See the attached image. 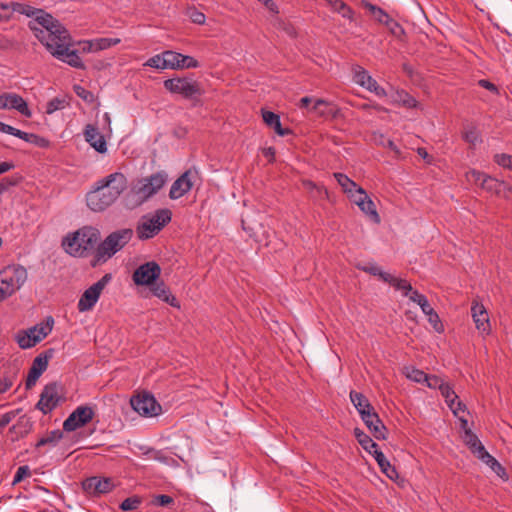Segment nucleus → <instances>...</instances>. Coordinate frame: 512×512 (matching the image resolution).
Instances as JSON below:
<instances>
[{
  "label": "nucleus",
  "mask_w": 512,
  "mask_h": 512,
  "mask_svg": "<svg viewBox=\"0 0 512 512\" xmlns=\"http://www.w3.org/2000/svg\"><path fill=\"white\" fill-rule=\"evenodd\" d=\"M127 188V178L121 172L111 173L98 180L86 195V203L94 212H102L111 206Z\"/></svg>",
  "instance_id": "obj_1"
},
{
  "label": "nucleus",
  "mask_w": 512,
  "mask_h": 512,
  "mask_svg": "<svg viewBox=\"0 0 512 512\" xmlns=\"http://www.w3.org/2000/svg\"><path fill=\"white\" fill-rule=\"evenodd\" d=\"M100 238L99 230L84 226L73 233H69L62 240V247L73 257H87Z\"/></svg>",
  "instance_id": "obj_2"
},
{
  "label": "nucleus",
  "mask_w": 512,
  "mask_h": 512,
  "mask_svg": "<svg viewBox=\"0 0 512 512\" xmlns=\"http://www.w3.org/2000/svg\"><path fill=\"white\" fill-rule=\"evenodd\" d=\"M39 14L29 22L28 27L34 32L35 37L47 48L68 30L51 14L39 9Z\"/></svg>",
  "instance_id": "obj_3"
},
{
  "label": "nucleus",
  "mask_w": 512,
  "mask_h": 512,
  "mask_svg": "<svg viewBox=\"0 0 512 512\" xmlns=\"http://www.w3.org/2000/svg\"><path fill=\"white\" fill-rule=\"evenodd\" d=\"M132 236L133 230L130 228H124L110 233L103 242L97 246L91 265L95 267L99 262L111 258L128 244Z\"/></svg>",
  "instance_id": "obj_4"
},
{
  "label": "nucleus",
  "mask_w": 512,
  "mask_h": 512,
  "mask_svg": "<svg viewBox=\"0 0 512 512\" xmlns=\"http://www.w3.org/2000/svg\"><path fill=\"white\" fill-rule=\"evenodd\" d=\"M74 43L72 41L69 31L62 32L56 41L52 44H48L47 50L56 59L68 64L69 66L76 69H85V65L79 56L78 50L73 48Z\"/></svg>",
  "instance_id": "obj_5"
},
{
  "label": "nucleus",
  "mask_w": 512,
  "mask_h": 512,
  "mask_svg": "<svg viewBox=\"0 0 512 512\" xmlns=\"http://www.w3.org/2000/svg\"><path fill=\"white\" fill-rule=\"evenodd\" d=\"M172 219V212L168 208L158 209L153 215L143 216L136 228L140 240H147L157 235Z\"/></svg>",
  "instance_id": "obj_6"
},
{
  "label": "nucleus",
  "mask_w": 512,
  "mask_h": 512,
  "mask_svg": "<svg viewBox=\"0 0 512 512\" xmlns=\"http://www.w3.org/2000/svg\"><path fill=\"white\" fill-rule=\"evenodd\" d=\"M168 176L164 171H158L148 177L137 180L132 191L142 202L156 194L167 182Z\"/></svg>",
  "instance_id": "obj_7"
},
{
  "label": "nucleus",
  "mask_w": 512,
  "mask_h": 512,
  "mask_svg": "<svg viewBox=\"0 0 512 512\" xmlns=\"http://www.w3.org/2000/svg\"><path fill=\"white\" fill-rule=\"evenodd\" d=\"M163 85L170 93L179 94L185 99H193L203 93L200 83L191 77L169 78Z\"/></svg>",
  "instance_id": "obj_8"
},
{
  "label": "nucleus",
  "mask_w": 512,
  "mask_h": 512,
  "mask_svg": "<svg viewBox=\"0 0 512 512\" xmlns=\"http://www.w3.org/2000/svg\"><path fill=\"white\" fill-rule=\"evenodd\" d=\"M27 276L26 268L18 264L8 265L0 271V281L11 295L23 286Z\"/></svg>",
  "instance_id": "obj_9"
},
{
  "label": "nucleus",
  "mask_w": 512,
  "mask_h": 512,
  "mask_svg": "<svg viewBox=\"0 0 512 512\" xmlns=\"http://www.w3.org/2000/svg\"><path fill=\"white\" fill-rule=\"evenodd\" d=\"M111 279V274L107 273L99 281H97L88 289H86L78 301V311L86 312L91 310L97 303L101 295V292L103 291L105 286L111 281Z\"/></svg>",
  "instance_id": "obj_10"
},
{
  "label": "nucleus",
  "mask_w": 512,
  "mask_h": 512,
  "mask_svg": "<svg viewBox=\"0 0 512 512\" xmlns=\"http://www.w3.org/2000/svg\"><path fill=\"white\" fill-rule=\"evenodd\" d=\"M130 404L137 413L145 417L157 416L162 411L161 405L157 402L155 397L148 392L133 396L130 400Z\"/></svg>",
  "instance_id": "obj_11"
},
{
  "label": "nucleus",
  "mask_w": 512,
  "mask_h": 512,
  "mask_svg": "<svg viewBox=\"0 0 512 512\" xmlns=\"http://www.w3.org/2000/svg\"><path fill=\"white\" fill-rule=\"evenodd\" d=\"M60 389L61 385L56 381L45 385L40 394V399L36 404V409L40 410L45 415L52 412L60 403Z\"/></svg>",
  "instance_id": "obj_12"
},
{
  "label": "nucleus",
  "mask_w": 512,
  "mask_h": 512,
  "mask_svg": "<svg viewBox=\"0 0 512 512\" xmlns=\"http://www.w3.org/2000/svg\"><path fill=\"white\" fill-rule=\"evenodd\" d=\"M161 274V267L155 261L146 262L140 265L133 272L132 279L138 286H150L157 281Z\"/></svg>",
  "instance_id": "obj_13"
},
{
  "label": "nucleus",
  "mask_w": 512,
  "mask_h": 512,
  "mask_svg": "<svg viewBox=\"0 0 512 512\" xmlns=\"http://www.w3.org/2000/svg\"><path fill=\"white\" fill-rule=\"evenodd\" d=\"M95 412L92 407L87 405L78 406L64 421L63 430L72 432L91 422Z\"/></svg>",
  "instance_id": "obj_14"
},
{
  "label": "nucleus",
  "mask_w": 512,
  "mask_h": 512,
  "mask_svg": "<svg viewBox=\"0 0 512 512\" xmlns=\"http://www.w3.org/2000/svg\"><path fill=\"white\" fill-rule=\"evenodd\" d=\"M468 177L470 181H473L491 195L500 196L506 188V184L503 181H499L481 171L471 170L468 173Z\"/></svg>",
  "instance_id": "obj_15"
},
{
  "label": "nucleus",
  "mask_w": 512,
  "mask_h": 512,
  "mask_svg": "<svg viewBox=\"0 0 512 512\" xmlns=\"http://www.w3.org/2000/svg\"><path fill=\"white\" fill-rule=\"evenodd\" d=\"M54 349L50 348L43 353H40L32 362L26 379V389H31L47 369L49 360L53 357Z\"/></svg>",
  "instance_id": "obj_16"
},
{
  "label": "nucleus",
  "mask_w": 512,
  "mask_h": 512,
  "mask_svg": "<svg viewBox=\"0 0 512 512\" xmlns=\"http://www.w3.org/2000/svg\"><path fill=\"white\" fill-rule=\"evenodd\" d=\"M351 199L374 223L380 222L375 203L362 187L356 189V194H352Z\"/></svg>",
  "instance_id": "obj_17"
},
{
  "label": "nucleus",
  "mask_w": 512,
  "mask_h": 512,
  "mask_svg": "<svg viewBox=\"0 0 512 512\" xmlns=\"http://www.w3.org/2000/svg\"><path fill=\"white\" fill-rule=\"evenodd\" d=\"M82 487L83 490L88 494L98 496L112 491L114 484L110 478H100L94 476L84 480Z\"/></svg>",
  "instance_id": "obj_18"
},
{
  "label": "nucleus",
  "mask_w": 512,
  "mask_h": 512,
  "mask_svg": "<svg viewBox=\"0 0 512 512\" xmlns=\"http://www.w3.org/2000/svg\"><path fill=\"white\" fill-rule=\"evenodd\" d=\"M354 81L370 92L375 93L378 97H385L387 95L385 89L361 66H357L355 70Z\"/></svg>",
  "instance_id": "obj_19"
},
{
  "label": "nucleus",
  "mask_w": 512,
  "mask_h": 512,
  "mask_svg": "<svg viewBox=\"0 0 512 512\" xmlns=\"http://www.w3.org/2000/svg\"><path fill=\"white\" fill-rule=\"evenodd\" d=\"M471 314L477 330L482 334L488 335L491 331V325L485 307L482 304L473 303Z\"/></svg>",
  "instance_id": "obj_20"
},
{
  "label": "nucleus",
  "mask_w": 512,
  "mask_h": 512,
  "mask_svg": "<svg viewBox=\"0 0 512 512\" xmlns=\"http://www.w3.org/2000/svg\"><path fill=\"white\" fill-rule=\"evenodd\" d=\"M191 171H185L179 178H177L169 191L170 199H179L192 189Z\"/></svg>",
  "instance_id": "obj_21"
},
{
  "label": "nucleus",
  "mask_w": 512,
  "mask_h": 512,
  "mask_svg": "<svg viewBox=\"0 0 512 512\" xmlns=\"http://www.w3.org/2000/svg\"><path fill=\"white\" fill-rule=\"evenodd\" d=\"M168 64L171 69H189L198 68L200 63L192 56L168 50Z\"/></svg>",
  "instance_id": "obj_22"
},
{
  "label": "nucleus",
  "mask_w": 512,
  "mask_h": 512,
  "mask_svg": "<svg viewBox=\"0 0 512 512\" xmlns=\"http://www.w3.org/2000/svg\"><path fill=\"white\" fill-rule=\"evenodd\" d=\"M85 140L99 153L107 151V143L104 136L95 125L88 124L84 129Z\"/></svg>",
  "instance_id": "obj_23"
},
{
  "label": "nucleus",
  "mask_w": 512,
  "mask_h": 512,
  "mask_svg": "<svg viewBox=\"0 0 512 512\" xmlns=\"http://www.w3.org/2000/svg\"><path fill=\"white\" fill-rule=\"evenodd\" d=\"M4 100L5 109H14L27 118L32 116V111L28 107L27 102L19 94L4 93Z\"/></svg>",
  "instance_id": "obj_24"
},
{
  "label": "nucleus",
  "mask_w": 512,
  "mask_h": 512,
  "mask_svg": "<svg viewBox=\"0 0 512 512\" xmlns=\"http://www.w3.org/2000/svg\"><path fill=\"white\" fill-rule=\"evenodd\" d=\"M150 290L154 296L168 303L172 307H180L178 300L171 294L170 289L163 281H155L153 285H150Z\"/></svg>",
  "instance_id": "obj_25"
},
{
  "label": "nucleus",
  "mask_w": 512,
  "mask_h": 512,
  "mask_svg": "<svg viewBox=\"0 0 512 512\" xmlns=\"http://www.w3.org/2000/svg\"><path fill=\"white\" fill-rule=\"evenodd\" d=\"M263 121L267 126L274 129L275 133L279 136H286L292 133L291 129L283 128L280 121V116L272 111H262Z\"/></svg>",
  "instance_id": "obj_26"
},
{
  "label": "nucleus",
  "mask_w": 512,
  "mask_h": 512,
  "mask_svg": "<svg viewBox=\"0 0 512 512\" xmlns=\"http://www.w3.org/2000/svg\"><path fill=\"white\" fill-rule=\"evenodd\" d=\"M373 457L377 461L381 471L391 480L398 478L396 468L390 464L385 455L380 450L373 451Z\"/></svg>",
  "instance_id": "obj_27"
},
{
  "label": "nucleus",
  "mask_w": 512,
  "mask_h": 512,
  "mask_svg": "<svg viewBox=\"0 0 512 512\" xmlns=\"http://www.w3.org/2000/svg\"><path fill=\"white\" fill-rule=\"evenodd\" d=\"M477 458L488 465L500 478L507 479L508 476L505 468L486 449L481 450Z\"/></svg>",
  "instance_id": "obj_28"
},
{
  "label": "nucleus",
  "mask_w": 512,
  "mask_h": 512,
  "mask_svg": "<svg viewBox=\"0 0 512 512\" xmlns=\"http://www.w3.org/2000/svg\"><path fill=\"white\" fill-rule=\"evenodd\" d=\"M54 319L52 316H47L44 322L36 324L29 328V332L39 339V342L46 338L52 331Z\"/></svg>",
  "instance_id": "obj_29"
},
{
  "label": "nucleus",
  "mask_w": 512,
  "mask_h": 512,
  "mask_svg": "<svg viewBox=\"0 0 512 512\" xmlns=\"http://www.w3.org/2000/svg\"><path fill=\"white\" fill-rule=\"evenodd\" d=\"M361 5L366 9L379 24H384L391 17L384 9L374 5L366 0H362Z\"/></svg>",
  "instance_id": "obj_30"
},
{
  "label": "nucleus",
  "mask_w": 512,
  "mask_h": 512,
  "mask_svg": "<svg viewBox=\"0 0 512 512\" xmlns=\"http://www.w3.org/2000/svg\"><path fill=\"white\" fill-rule=\"evenodd\" d=\"M354 436L358 443L361 445V447L367 451L368 453L373 455L374 450H378V445L376 442H374L371 437L366 434L363 430L360 428L354 429Z\"/></svg>",
  "instance_id": "obj_31"
},
{
  "label": "nucleus",
  "mask_w": 512,
  "mask_h": 512,
  "mask_svg": "<svg viewBox=\"0 0 512 512\" xmlns=\"http://www.w3.org/2000/svg\"><path fill=\"white\" fill-rule=\"evenodd\" d=\"M327 3L334 12H337L343 18H346L350 21L354 20V10L350 6H348L343 0H328Z\"/></svg>",
  "instance_id": "obj_32"
},
{
  "label": "nucleus",
  "mask_w": 512,
  "mask_h": 512,
  "mask_svg": "<svg viewBox=\"0 0 512 512\" xmlns=\"http://www.w3.org/2000/svg\"><path fill=\"white\" fill-rule=\"evenodd\" d=\"M371 434L377 440H385L387 437V428L384 426L381 419L378 417V423L374 419H369L367 422H364Z\"/></svg>",
  "instance_id": "obj_33"
},
{
  "label": "nucleus",
  "mask_w": 512,
  "mask_h": 512,
  "mask_svg": "<svg viewBox=\"0 0 512 512\" xmlns=\"http://www.w3.org/2000/svg\"><path fill=\"white\" fill-rule=\"evenodd\" d=\"M464 442L475 457H477L480 454L481 450H485V447L483 446L477 435L474 434L471 430L465 431Z\"/></svg>",
  "instance_id": "obj_34"
},
{
  "label": "nucleus",
  "mask_w": 512,
  "mask_h": 512,
  "mask_svg": "<svg viewBox=\"0 0 512 512\" xmlns=\"http://www.w3.org/2000/svg\"><path fill=\"white\" fill-rule=\"evenodd\" d=\"M16 341L20 348L29 349L34 347L37 343H39V339H37L34 334L27 330H21L17 333Z\"/></svg>",
  "instance_id": "obj_35"
},
{
  "label": "nucleus",
  "mask_w": 512,
  "mask_h": 512,
  "mask_svg": "<svg viewBox=\"0 0 512 512\" xmlns=\"http://www.w3.org/2000/svg\"><path fill=\"white\" fill-rule=\"evenodd\" d=\"M16 341L20 348L29 349L34 347L37 343H39V339H37L34 334L27 330H21L17 333Z\"/></svg>",
  "instance_id": "obj_36"
},
{
  "label": "nucleus",
  "mask_w": 512,
  "mask_h": 512,
  "mask_svg": "<svg viewBox=\"0 0 512 512\" xmlns=\"http://www.w3.org/2000/svg\"><path fill=\"white\" fill-rule=\"evenodd\" d=\"M334 177L338 184L342 187L343 191L347 194H350V196L352 194H356V189L360 187L343 173H334Z\"/></svg>",
  "instance_id": "obj_37"
},
{
  "label": "nucleus",
  "mask_w": 512,
  "mask_h": 512,
  "mask_svg": "<svg viewBox=\"0 0 512 512\" xmlns=\"http://www.w3.org/2000/svg\"><path fill=\"white\" fill-rule=\"evenodd\" d=\"M389 31V33L399 41H404L406 37L405 29L402 25L390 17L387 22L383 24Z\"/></svg>",
  "instance_id": "obj_38"
},
{
  "label": "nucleus",
  "mask_w": 512,
  "mask_h": 512,
  "mask_svg": "<svg viewBox=\"0 0 512 512\" xmlns=\"http://www.w3.org/2000/svg\"><path fill=\"white\" fill-rule=\"evenodd\" d=\"M62 438L63 431H61L60 429H56L49 432L46 436L41 437L35 444V447L39 448L45 445L55 446Z\"/></svg>",
  "instance_id": "obj_39"
},
{
  "label": "nucleus",
  "mask_w": 512,
  "mask_h": 512,
  "mask_svg": "<svg viewBox=\"0 0 512 512\" xmlns=\"http://www.w3.org/2000/svg\"><path fill=\"white\" fill-rule=\"evenodd\" d=\"M462 138L464 139V141L473 146L476 145L478 142H481L480 133L477 127L473 124H467L466 126H464Z\"/></svg>",
  "instance_id": "obj_40"
},
{
  "label": "nucleus",
  "mask_w": 512,
  "mask_h": 512,
  "mask_svg": "<svg viewBox=\"0 0 512 512\" xmlns=\"http://www.w3.org/2000/svg\"><path fill=\"white\" fill-rule=\"evenodd\" d=\"M350 400L353 403L354 407L360 412V410L368 409L371 406V403L369 402L368 398L360 393L352 390L350 392Z\"/></svg>",
  "instance_id": "obj_41"
},
{
  "label": "nucleus",
  "mask_w": 512,
  "mask_h": 512,
  "mask_svg": "<svg viewBox=\"0 0 512 512\" xmlns=\"http://www.w3.org/2000/svg\"><path fill=\"white\" fill-rule=\"evenodd\" d=\"M167 54H168V50L164 51L162 54H158V55L151 57L147 61L146 65L156 68V69L170 68V66L168 64L169 61H168Z\"/></svg>",
  "instance_id": "obj_42"
},
{
  "label": "nucleus",
  "mask_w": 512,
  "mask_h": 512,
  "mask_svg": "<svg viewBox=\"0 0 512 512\" xmlns=\"http://www.w3.org/2000/svg\"><path fill=\"white\" fill-rule=\"evenodd\" d=\"M142 504V497L139 495H133L128 497L122 501L119 505V508L122 511H134L140 507Z\"/></svg>",
  "instance_id": "obj_43"
},
{
  "label": "nucleus",
  "mask_w": 512,
  "mask_h": 512,
  "mask_svg": "<svg viewBox=\"0 0 512 512\" xmlns=\"http://www.w3.org/2000/svg\"><path fill=\"white\" fill-rule=\"evenodd\" d=\"M409 299L417 303L424 314L428 313L429 311H432V307L429 304L426 296L419 293L417 290L412 291V294H410Z\"/></svg>",
  "instance_id": "obj_44"
},
{
  "label": "nucleus",
  "mask_w": 512,
  "mask_h": 512,
  "mask_svg": "<svg viewBox=\"0 0 512 512\" xmlns=\"http://www.w3.org/2000/svg\"><path fill=\"white\" fill-rule=\"evenodd\" d=\"M440 392L441 395L445 398V402L449 408L453 409V405H455V402L458 399V396L453 388L448 383H445L442 387H440Z\"/></svg>",
  "instance_id": "obj_45"
},
{
  "label": "nucleus",
  "mask_w": 512,
  "mask_h": 512,
  "mask_svg": "<svg viewBox=\"0 0 512 512\" xmlns=\"http://www.w3.org/2000/svg\"><path fill=\"white\" fill-rule=\"evenodd\" d=\"M23 180L22 175L15 174L11 177H4L0 181V195L5 193L10 187L19 185Z\"/></svg>",
  "instance_id": "obj_46"
},
{
  "label": "nucleus",
  "mask_w": 512,
  "mask_h": 512,
  "mask_svg": "<svg viewBox=\"0 0 512 512\" xmlns=\"http://www.w3.org/2000/svg\"><path fill=\"white\" fill-rule=\"evenodd\" d=\"M143 454L148 456L149 458L155 459L159 462L167 464L170 460V457L167 456L163 451L156 450L154 448L141 447Z\"/></svg>",
  "instance_id": "obj_47"
},
{
  "label": "nucleus",
  "mask_w": 512,
  "mask_h": 512,
  "mask_svg": "<svg viewBox=\"0 0 512 512\" xmlns=\"http://www.w3.org/2000/svg\"><path fill=\"white\" fill-rule=\"evenodd\" d=\"M40 8H35L31 5L24 4V3H13V10L15 12H18L20 14L26 15L27 17L34 18L36 14H39Z\"/></svg>",
  "instance_id": "obj_48"
},
{
  "label": "nucleus",
  "mask_w": 512,
  "mask_h": 512,
  "mask_svg": "<svg viewBox=\"0 0 512 512\" xmlns=\"http://www.w3.org/2000/svg\"><path fill=\"white\" fill-rule=\"evenodd\" d=\"M310 111L316 113L319 116H326L331 113V108L327 101L323 99H317L311 107Z\"/></svg>",
  "instance_id": "obj_49"
},
{
  "label": "nucleus",
  "mask_w": 512,
  "mask_h": 512,
  "mask_svg": "<svg viewBox=\"0 0 512 512\" xmlns=\"http://www.w3.org/2000/svg\"><path fill=\"white\" fill-rule=\"evenodd\" d=\"M68 105L64 98L55 97L48 101L46 105V113L52 114L58 110L64 109Z\"/></svg>",
  "instance_id": "obj_50"
},
{
  "label": "nucleus",
  "mask_w": 512,
  "mask_h": 512,
  "mask_svg": "<svg viewBox=\"0 0 512 512\" xmlns=\"http://www.w3.org/2000/svg\"><path fill=\"white\" fill-rule=\"evenodd\" d=\"M391 286L396 290H401L403 295L406 297H409L410 294H412V291H415L407 280L397 277H395V281H393Z\"/></svg>",
  "instance_id": "obj_51"
},
{
  "label": "nucleus",
  "mask_w": 512,
  "mask_h": 512,
  "mask_svg": "<svg viewBox=\"0 0 512 512\" xmlns=\"http://www.w3.org/2000/svg\"><path fill=\"white\" fill-rule=\"evenodd\" d=\"M93 41H94V45H95V50L101 51V50H105L112 46L117 45L120 42V39H118V38H99V39H96Z\"/></svg>",
  "instance_id": "obj_52"
},
{
  "label": "nucleus",
  "mask_w": 512,
  "mask_h": 512,
  "mask_svg": "<svg viewBox=\"0 0 512 512\" xmlns=\"http://www.w3.org/2000/svg\"><path fill=\"white\" fill-rule=\"evenodd\" d=\"M73 90L75 94L86 103H92L95 100L94 94L82 87L81 85H74Z\"/></svg>",
  "instance_id": "obj_53"
},
{
  "label": "nucleus",
  "mask_w": 512,
  "mask_h": 512,
  "mask_svg": "<svg viewBox=\"0 0 512 512\" xmlns=\"http://www.w3.org/2000/svg\"><path fill=\"white\" fill-rule=\"evenodd\" d=\"M494 162L503 168L512 170V155L506 153L495 154Z\"/></svg>",
  "instance_id": "obj_54"
},
{
  "label": "nucleus",
  "mask_w": 512,
  "mask_h": 512,
  "mask_svg": "<svg viewBox=\"0 0 512 512\" xmlns=\"http://www.w3.org/2000/svg\"><path fill=\"white\" fill-rule=\"evenodd\" d=\"M426 315L428 316V321L432 325L434 330L438 333L443 332V324L435 310L432 308V311H429L428 313H426Z\"/></svg>",
  "instance_id": "obj_55"
},
{
  "label": "nucleus",
  "mask_w": 512,
  "mask_h": 512,
  "mask_svg": "<svg viewBox=\"0 0 512 512\" xmlns=\"http://www.w3.org/2000/svg\"><path fill=\"white\" fill-rule=\"evenodd\" d=\"M407 378L417 383H424L426 380V373L422 370L416 369L414 367L408 369L407 368Z\"/></svg>",
  "instance_id": "obj_56"
},
{
  "label": "nucleus",
  "mask_w": 512,
  "mask_h": 512,
  "mask_svg": "<svg viewBox=\"0 0 512 512\" xmlns=\"http://www.w3.org/2000/svg\"><path fill=\"white\" fill-rule=\"evenodd\" d=\"M152 503L156 506L168 507L174 503V499L169 495L160 494V495H156L153 498Z\"/></svg>",
  "instance_id": "obj_57"
},
{
  "label": "nucleus",
  "mask_w": 512,
  "mask_h": 512,
  "mask_svg": "<svg viewBox=\"0 0 512 512\" xmlns=\"http://www.w3.org/2000/svg\"><path fill=\"white\" fill-rule=\"evenodd\" d=\"M303 185H304V187H306L307 189H309L311 191L315 190L317 195L320 198H324V197L328 196V192H327V190L323 186H318L316 183H314L311 180L303 181Z\"/></svg>",
  "instance_id": "obj_58"
},
{
  "label": "nucleus",
  "mask_w": 512,
  "mask_h": 512,
  "mask_svg": "<svg viewBox=\"0 0 512 512\" xmlns=\"http://www.w3.org/2000/svg\"><path fill=\"white\" fill-rule=\"evenodd\" d=\"M30 476H31L30 468L27 465L20 466V467H18V469L14 475L13 484L15 485L17 483H20L26 477H30Z\"/></svg>",
  "instance_id": "obj_59"
},
{
  "label": "nucleus",
  "mask_w": 512,
  "mask_h": 512,
  "mask_svg": "<svg viewBox=\"0 0 512 512\" xmlns=\"http://www.w3.org/2000/svg\"><path fill=\"white\" fill-rule=\"evenodd\" d=\"M424 383L427 384L429 388L433 389H439L442 387L446 382L444 380L436 375H426V380Z\"/></svg>",
  "instance_id": "obj_60"
},
{
  "label": "nucleus",
  "mask_w": 512,
  "mask_h": 512,
  "mask_svg": "<svg viewBox=\"0 0 512 512\" xmlns=\"http://www.w3.org/2000/svg\"><path fill=\"white\" fill-rule=\"evenodd\" d=\"M32 426V422L29 419L22 418L17 424L12 426L11 430L22 429L20 433L21 436H23L31 431Z\"/></svg>",
  "instance_id": "obj_61"
},
{
  "label": "nucleus",
  "mask_w": 512,
  "mask_h": 512,
  "mask_svg": "<svg viewBox=\"0 0 512 512\" xmlns=\"http://www.w3.org/2000/svg\"><path fill=\"white\" fill-rule=\"evenodd\" d=\"M399 100L403 103V105L407 108H415L417 106V100L409 95L408 93L402 91L398 93Z\"/></svg>",
  "instance_id": "obj_62"
},
{
  "label": "nucleus",
  "mask_w": 512,
  "mask_h": 512,
  "mask_svg": "<svg viewBox=\"0 0 512 512\" xmlns=\"http://www.w3.org/2000/svg\"><path fill=\"white\" fill-rule=\"evenodd\" d=\"M359 414L363 422H367L371 418L378 423V414L372 405L368 409L360 410Z\"/></svg>",
  "instance_id": "obj_63"
},
{
  "label": "nucleus",
  "mask_w": 512,
  "mask_h": 512,
  "mask_svg": "<svg viewBox=\"0 0 512 512\" xmlns=\"http://www.w3.org/2000/svg\"><path fill=\"white\" fill-rule=\"evenodd\" d=\"M78 48H75L78 50V53H89V52H96L94 41H79L77 43Z\"/></svg>",
  "instance_id": "obj_64"
}]
</instances>
